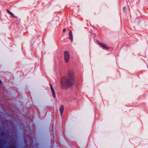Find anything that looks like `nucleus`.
I'll list each match as a JSON object with an SVG mask.
<instances>
[{
	"instance_id": "f257e3e1",
	"label": "nucleus",
	"mask_w": 148,
	"mask_h": 148,
	"mask_svg": "<svg viewBox=\"0 0 148 148\" xmlns=\"http://www.w3.org/2000/svg\"><path fill=\"white\" fill-rule=\"evenodd\" d=\"M74 81V73L72 71H71L69 72L67 77L62 78L61 83L62 86H70L73 85Z\"/></svg>"
},
{
	"instance_id": "f03ea898",
	"label": "nucleus",
	"mask_w": 148,
	"mask_h": 148,
	"mask_svg": "<svg viewBox=\"0 0 148 148\" xmlns=\"http://www.w3.org/2000/svg\"><path fill=\"white\" fill-rule=\"evenodd\" d=\"M64 57L65 61L66 62H68L70 59V55L69 52L66 51L64 53Z\"/></svg>"
},
{
	"instance_id": "7ed1b4c3",
	"label": "nucleus",
	"mask_w": 148,
	"mask_h": 148,
	"mask_svg": "<svg viewBox=\"0 0 148 148\" xmlns=\"http://www.w3.org/2000/svg\"><path fill=\"white\" fill-rule=\"evenodd\" d=\"M98 43L100 45H101L102 47H104V48H106L108 49H109V48L108 47L107 45H106V44H105L104 43H101L99 42H98Z\"/></svg>"
},
{
	"instance_id": "20e7f679",
	"label": "nucleus",
	"mask_w": 148,
	"mask_h": 148,
	"mask_svg": "<svg viewBox=\"0 0 148 148\" xmlns=\"http://www.w3.org/2000/svg\"><path fill=\"white\" fill-rule=\"evenodd\" d=\"M59 110L61 115H62L64 110V106L62 105L61 106Z\"/></svg>"
},
{
	"instance_id": "39448f33",
	"label": "nucleus",
	"mask_w": 148,
	"mask_h": 148,
	"mask_svg": "<svg viewBox=\"0 0 148 148\" xmlns=\"http://www.w3.org/2000/svg\"><path fill=\"white\" fill-rule=\"evenodd\" d=\"M50 86H51V90L52 93L53 95L54 98H55L56 97V95H55V93L53 89V87H52V86H51V84H50Z\"/></svg>"
},
{
	"instance_id": "423d86ee",
	"label": "nucleus",
	"mask_w": 148,
	"mask_h": 148,
	"mask_svg": "<svg viewBox=\"0 0 148 148\" xmlns=\"http://www.w3.org/2000/svg\"><path fill=\"white\" fill-rule=\"evenodd\" d=\"M69 38L72 41L73 40V36H72V32L71 30H70L69 33Z\"/></svg>"
},
{
	"instance_id": "0eeeda50",
	"label": "nucleus",
	"mask_w": 148,
	"mask_h": 148,
	"mask_svg": "<svg viewBox=\"0 0 148 148\" xmlns=\"http://www.w3.org/2000/svg\"><path fill=\"white\" fill-rule=\"evenodd\" d=\"M8 12L13 17H15L16 16L12 13L9 10H7Z\"/></svg>"
},
{
	"instance_id": "6e6552de",
	"label": "nucleus",
	"mask_w": 148,
	"mask_h": 148,
	"mask_svg": "<svg viewBox=\"0 0 148 148\" xmlns=\"http://www.w3.org/2000/svg\"><path fill=\"white\" fill-rule=\"evenodd\" d=\"M66 30V29H63V32H65Z\"/></svg>"
},
{
	"instance_id": "1a4fd4ad",
	"label": "nucleus",
	"mask_w": 148,
	"mask_h": 148,
	"mask_svg": "<svg viewBox=\"0 0 148 148\" xmlns=\"http://www.w3.org/2000/svg\"><path fill=\"white\" fill-rule=\"evenodd\" d=\"M1 81L0 80V84H1Z\"/></svg>"
}]
</instances>
